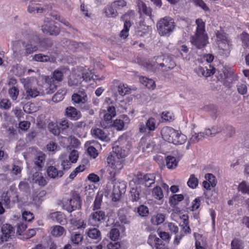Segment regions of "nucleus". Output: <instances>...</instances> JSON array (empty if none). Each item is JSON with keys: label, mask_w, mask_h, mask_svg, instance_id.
Instances as JSON below:
<instances>
[{"label": "nucleus", "mask_w": 249, "mask_h": 249, "mask_svg": "<svg viewBox=\"0 0 249 249\" xmlns=\"http://www.w3.org/2000/svg\"><path fill=\"white\" fill-rule=\"evenodd\" d=\"M139 79L140 82L148 89L153 90L155 88L156 84L153 79L144 76H140Z\"/></svg>", "instance_id": "a878e982"}, {"label": "nucleus", "mask_w": 249, "mask_h": 249, "mask_svg": "<svg viewBox=\"0 0 249 249\" xmlns=\"http://www.w3.org/2000/svg\"><path fill=\"white\" fill-rule=\"evenodd\" d=\"M161 119L162 121L170 122L174 119V115L172 112L164 111L162 113Z\"/></svg>", "instance_id": "13d9d810"}, {"label": "nucleus", "mask_w": 249, "mask_h": 249, "mask_svg": "<svg viewBox=\"0 0 249 249\" xmlns=\"http://www.w3.org/2000/svg\"><path fill=\"white\" fill-rule=\"evenodd\" d=\"M166 160L168 168L174 169L177 167L178 162L174 157L167 156Z\"/></svg>", "instance_id": "79ce46f5"}, {"label": "nucleus", "mask_w": 249, "mask_h": 249, "mask_svg": "<svg viewBox=\"0 0 249 249\" xmlns=\"http://www.w3.org/2000/svg\"><path fill=\"white\" fill-rule=\"evenodd\" d=\"M184 199L182 194L174 195L170 198L169 202L171 205H176Z\"/></svg>", "instance_id": "49530a36"}, {"label": "nucleus", "mask_w": 249, "mask_h": 249, "mask_svg": "<svg viewBox=\"0 0 249 249\" xmlns=\"http://www.w3.org/2000/svg\"><path fill=\"white\" fill-rule=\"evenodd\" d=\"M124 119H125L126 122H124L121 119H116L114 121L113 126L117 130H122L124 128L125 123L129 122V119L127 116L123 115Z\"/></svg>", "instance_id": "7c9ffc66"}, {"label": "nucleus", "mask_w": 249, "mask_h": 249, "mask_svg": "<svg viewBox=\"0 0 249 249\" xmlns=\"http://www.w3.org/2000/svg\"><path fill=\"white\" fill-rule=\"evenodd\" d=\"M107 108V113L106 112L105 110H103L100 113L101 117H103V121L101 123V125L105 127H106L107 125L104 124V123H106L107 124V122L110 121L112 118L116 116V110L113 106H108Z\"/></svg>", "instance_id": "4468645a"}, {"label": "nucleus", "mask_w": 249, "mask_h": 249, "mask_svg": "<svg viewBox=\"0 0 249 249\" xmlns=\"http://www.w3.org/2000/svg\"><path fill=\"white\" fill-rule=\"evenodd\" d=\"M42 32L46 34L56 36L59 34V30L56 26H54L53 21H50L47 19L45 20V23L42 26Z\"/></svg>", "instance_id": "2eb2a0df"}, {"label": "nucleus", "mask_w": 249, "mask_h": 249, "mask_svg": "<svg viewBox=\"0 0 249 249\" xmlns=\"http://www.w3.org/2000/svg\"><path fill=\"white\" fill-rule=\"evenodd\" d=\"M83 239V236L82 234L77 233H72L71 236V242L75 244L81 243Z\"/></svg>", "instance_id": "864d4df0"}, {"label": "nucleus", "mask_w": 249, "mask_h": 249, "mask_svg": "<svg viewBox=\"0 0 249 249\" xmlns=\"http://www.w3.org/2000/svg\"><path fill=\"white\" fill-rule=\"evenodd\" d=\"M118 90L119 93L124 96L129 94L130 92L131 89L126 84L121 83L118 86Z\"/></svg>", "instance_id": "a19ab883"}, {"label": "nucleus", "mask_w": 249, "mask_h": 249, "mask_svg": "<svg viewBox=\"0 0 249 249\" xmlns=\"http://www.w3.org/2000/svg\"><path fill=\"white\" fill-rule=\"evenodd\" d=\"M165 220V216L162 213H158L153 215L151 219V223L155 225H158L162 223Z\"/></svg>", "instance_id": "f704fd0d"}, {"label": "nucleus", "mask_w": 249, "mask_h": 249, "mask_svg": "<svg viewBox=\"0 0 249 249\" xmlns=\"http://www.w3.org/2000/svg\"><path fill=\"white\" fill-rule=\"evenodd\" d=\"M143 179L146 187H149L152 184L155 182V176L154 174H147L144 175Z\"/></svg>", "instance_id": "4c0bfd02"}, {"label": "nucleus", "mask_w": 249, "mask_h": 249, "mask_svg": "<svg viewBox=\"0 0 249 249\" xmlns=\"http://www.w3.org/2000/svg\"><path fill=\"white\" fill-rule=\"evenodd\" d=\"M175 28L174 19L170 17H164L159 20L157 23L159 34L162 36H169Z\"/></svg>", "instance_id": "6e6552de"}, {"label": "nucleus", "mask_w": 249, "mask_h": 249, "mask_svg": "<svg viewBox=\"0 0 249 249\" xmlns=\"http://www.w3.org/2000/svg\"><path fill=\"white\" fill-rule=\"evenodd\" d=\"M91 133L94 137L101 140L106 142L109 140V138L107 136L105 132L99 128L91 130Z\"/></svg>", "instance_id": "bb28decb"}, {"label": "nucleus", "mask_w": 249, "mask_h": 249, "mask_svg": "<svg viewBox=\"0 0 249 249\" xmlns=\"http://www.w3.org/2000/svg\"><path fill=\"white\" fill-rule=\"evenodd\" d=\"M209 69L207 68H203L201 66L197 67L196 70V72L200 76H204L205 77H209L213 75L215 72V69L209 65Z\"/></svg>", "instance_id": "a211bd4d"}, {"label": "nucleus", "mask_w": 249, "mask_h": 249, "mask_svg": "<svg viewBox=\"0 0 249 249\" xmlns=\"http://www.w3.org/2000/svg\"><path fill=\"white\" fill-rule=\"evenodd\" d=\"M125 186L124 182H115L114 184H108L106 193L107 196H110L112 201H117L120 199L122 194L124 192Z\"/></svg>", "instance_id": "9d476101"}, {"label": "nucleus", "mask_w": 249, "mask_h": 249, "mask_svg": "<svg viewBox=\"0 0 249 249\" xmlns=\"http://www.w3.org/2000/svg\"><path fill=\"white\" fill-rule=\"evenodd\" d=\"M131 24L129 21L126 20L124 24V28L120 33V36L123 38H126L129 35V31Z\"/></svg>", "instance_id": "72a5a7b5"}, {"label": "nucleus", "mask_w": 249, "mask_h": 249, "mask_svg": "<svg viewBox=\"0 0 249 249\" xmlns=\"http://www.w3.org/2000/svg\"><path fill=\"white\" fill-rule=\"evenodd\" d=\"M119 231L117 229H112L109 232V238L113 241L117 240L119 237Z\"/></svg>", "instance_id": "774afa93"}, {"label": "nucleus", "mask_w": 249, "mask_h": 249, "mask_svg": "<svg viewBox=\"0 0 249 249\" xmlns=\"http://www.w3.org/2000/svg\"><path fill=\"white\" fill-rule=\"evenodd\" d=\"M196 23L197 25L196 33L191 37V42L196 48L201 49L208 43V36L205 33V23L202 20L197 19Z\"/></svg>", "instance_id": "f03ea898"}, {"label": "nucleus", "mask_w": 249, "mask_h": 249, "mask_svg": "<svg viewBox=\"0 0 249 249\" xmlns=\"http://www.w3.org/2000/svg\"><path fill=\"white\" fill-rule=\"evenodd\" d=\"M50 59V58L49 56L41 53L36 54L33 57V60L41 62L49 61Z\"/></svg>", "instance_id": "09e8293b"}, {"label": "nucleus", "mask_w": 249, "mask_h": 249, "mask_svg": "<svg viewBox=\"0 0 249 249\" xmlns=\"http://www.w3.org/2000/svg\"><path fill=\"white\" fill-rule=\"evenodd\" d=\"M85 146L87 148L89 154L93 158L98 156V150L102 149L101 145L95 140L87 141L85 144Z\"/></svg>", "instance_id": "f8f14e48"}, {"label": "nucleus", "mask_w": 249, "mask_h": 249, "mask_svg": "<svg viewBox=\"0 0 249 249\" xmlns=\"http://www.w3.org/2000/svg\"><path fill=\"white\" fill-rule=\"evenodd\" d=\"M72 101L75 104H85L87 101V96L84 91H81L79 93H74L71 97Z\"/></svg>", "instance_id": "4be33fe9"}, {"label": "nucleus", "mask_w": 249, "mask_h": 249, "mask_svg": "<svg viewBox=\"0 0 249 249\" xmlns=\"http://www.w3.org/2000/svg\"><path fill=\"white\" fill-rule=\"evenodd\" d=\"M81 200L79 196L73 197L64 205V209L69 213H71L75 209L80 208Z\"/></svg>", "instance_id": "dca6fc26"}, {"label": "nucleus", "mask_w": 249, "mask_h": 249, "mask_svg": "<svg viewBox=\"0 0 249 249\" xmlns=\"http://www.w3.org/2000/svg\"><path fill=\"white\" fill-rule=\"evenodd\" d=\"M23 85L26 93V98L29 99L39 95V90L34 86L37 83V80L35 77L22 78L20 79Z\"/></svg>", "instance_id": "1a4fd4ad"}, {"label": "nucleus", "mask_w": 249, "mask_h": 249, "mask_svg": "<svg viewBox=\"0 0 249 249\" xmlns=\"http://www.w3.org/2000/svg\"><path fill=\"white\" fill-rule=\"evenodd\" d=\"M66 93V91L64 89L61 91L59 90L55 95L53 97L52 100L54 102H58L61 101L64 99V95Z\"/></svg>", "instance_id": "5fc2aeb1"}, {"label": "nucleus", "mask_w": 249, "mask_h": 249, "mask_svg": "<svg viewBox=\"0 0 249 249\" xmlns=\"http://www.w3.org/2000/svg\"><path fill=\"white\" fill-rule=\"evenodd\" d=\"M66 233L65 229L60 226H55L51 229V235L54 237H58Z\"/></svg>", "instance_id": "cd10ccee"}, {"label": "nucleus", "mask_w": 249, "mask_h": 249, "mask_svg": "<svg viewBox=\"0 0 249 249\" xmlns=\"http://www.w3.org/2000/svg\"><path fill=\"white\" fill-rule=\"evenodd\" d=\"M2 235L0 240L2 242L6 241L14 233L13 227L9 224H4L1 227Z\"/></svg>", "instance_id": "f3484780"}, {"label": "nucleus", "mask_w": 249, "mask_h": 249, "mask_svg": "<svg viewBox=\"0 0 249 249\" xmlns=\"http://www.w3.org/2000/svg\"><path fill=\"white\" fill-rule=\"evenodd\" d=\"M65 113L66 116L72 120H77L82 116L80 111L72 107H67Z\"/></svg>", "instance_id": "6ab92c4d"}, {"label": "nucleus", "mask_w": 249, "mask_h": 249, "mask_svg": "<svg viewBox=\"0 0 249 249\" xmlns=\"http://www.w3.org/2000/svg\"><path fill=\"white\" fill-rule=\"evenodd\" d=\"M105 213L104 211H97L92 213L88 218V224L90 226H98L99 222L104 220Z\"/></svg>", "instance_id": "ddd939ff"}, {"label": "nucleus", "mask_w": 249, "mask_h": 249, "mask_svg": "<svg viewBox=\"0 0 249 249\" xmlns=\"http://www.w3.org/2000/svg\"><path fill=\"white\" fill-rule=\"evenodd\" d=\"M158 242H160V239L157 237L156 235L153 234L149 235L147 240V243L149 245H150L151 246H153L155 245Z\"/></svg>", "instance_id": "338daca9"}, {"label": "nucleus", "mask_w": 249, "mask_h": 249, "mask_svg": "<svg viewBox=\"0 0 249 249\" xmlns=\"http://www.w3.org/2000/svg\"><path fill=\"white\" fill-rule=\"evenodd\" d=\"M237 90L239 93L244 95L247 93L248 91L247 84L245 81L238 83L237 85Z\"/></svg>", "instance_id": "de8ad7c7"}, {"label": "nucleus", "mask_w": 249, "mask_h": 249, "mask_svg": "<svg viewBox=\"0 0 249 249\" xmlns=\"http://www.w3.org/2000/svg\"><path fill=\"white\" fill-rule=\"evenodd\" d=\"M45 155L43 153L41 152L38 154L37 157L35 159V163L36 165L38 168V171L40 168H42V167L43 165V161L45 160Z\"/></svg>", "instance_id": "58836bf2"}, {"label": "nucleus", "mask_w": 249, "mask_h": 249, "mask_svg": "<svg viewBox=\"0 0 249 249\" xmlns=\"http://www.w3.org/2000/svg\"><path fill=\"white\" fill-rule=\"evenodd\" d=\"M38 47L31 41L27 42L18 41L13 46L15 56H27L37 51Z\"/></svg>", "instance_id": "20e7f679"}, {"label": "nucleus", "mask_w": 249, "mask_h": 249, "mask_svg": "<svg viewBox=\"0 0 249 249\" xmlns=\"http://www.w3.org/2000/svg\"><path fill=\"white\" fill-rule=\"evenodd\" d=\"M162 139L170 143L175 145L184 143L187 141V137L181 132L169 126L164 127L161 130Z\"/></svg>", "instance_id": "7ed1b4c3"}, {"label": "nucleus", "mask_w": 249, "mask_h": 249, "mask_svg": "<svg viewBox=\"0 0 249 249\" xmlns=\"http://www.w3.org/2000/svg\"><path fill=\"white\" fill-rule=\"evenodd\" d=\"M13 71L16 75L20 76L25 74L26 68L25 66L21 65H17L13 67Z\"/></svg>", "instance_id": "c03bdc74"}, {"label": "nucleus", "mask_w": 249, "mask_h": 249, "mask_svg": "<svg viewBox=\"0 0 249 249\" xmlns=\"http://www.w3.org/2000/svg\"><path fill=\"white\" fill-rule=\"evenodd\" d=\"M104 10V13L107 17L115 18L118 15L117 10L114 8L112 3L110 5H107Z\"/></svg>", "instance_id": "c756f323"}, {"label": "nucleus", "mask_w": 249, "mask_h": 249, "mask_svg": "<svg viewBox=\"0 0 249 249\" xmlns=\"http://www.w3.org/2000/svg\"><path fill=\"white\" fill-rule=\"evenodd\" d=\"M141 189L139 187L132 188L130 190V197L132 201H138L140 198Z\"/></svg>", "instance_id": "473e14b6"}, {"label": "nucleus", "mask_w": 249, "mask_h": 249, "mask_svg": "<svg viewBox=\"0 0 249 249\" xmlns=\"http://www.w3.org/2000/svg\"><path fill=\"white\" fill-rule=\"evenodd\" d=\"M77 71L80 73H75L77 77L75 78L74 81H72L71 79L69 81V85H77L81 82L82 79L85 81H90L91 79H93L94 74L92 70L89 69L86 70L83 67H80L78 68Z\"/></svg>", "instance_id": "9b49d317"}, {"label": "nucleus", "mask_w": 249, "mask_h": 249, "mask_svg": "<svg viewBox=\"0 0 249 249\" xmlns=\"http://www.w3.org/2000/svg\"><path fill=\"white\" fill-rule=\"evenodd\" d=\"M28 11L30 13H38L43 12V9L40 8L37 4L32 3L29 5Z\"/></svg>", "instance_id": "603ef678"}, {"label": "nucleus", "mask_w": 249, "mask_h": 249, "mask_svg": "<svg viewBox=\"0 0 249 249\" xmlns=\"http://www.w3.org/2000/svg\"><path fill=\"white\" fill-rule=\"evenodd\" d=\"M30 178L32 180L33 183H36L41 186H44L47 183L46 179L39 171H36L33 174L30 176Z\"/></svg>", "instance_id": "412c9836"}, {"label": "nucleus", "mask_w": 249, "mask_h": 249, "mask_svg": "<svg viewBox=\"0 0 249 249\" xmlns=\"http://www.w3.org/2000/svg\"><path fill=\"white\" fill-rule=\"evenodd\" d=\"M14 193L13 190H10L6 193H3L1 196V200L3 201L6 206L8 205L10 202V197L11 195Z\"/></svg>", "instance_id": "052dcab7"}, {"label": "nucleus", "mask_w": 249, "mask_h": 249, "mask_svg": "<svg viewBox=\"0 0 249 249\" xmlns=\"http://www.w3.org/2000/svg\"><path fill=\"white\" fill-rule=\"evenodd\" d=\"M116 10H119L126 5V2L124 0H117L112 3Z\"/></svg>", "instance_id": "680f3d73"}, {"label": "nucleus", "mask_w": 249, "mask_h": 249, "mask_svg": "<svg viewBox=\"0 0 249 249\" xmlns=\"http://www.w3.org/2000/svg\"><path fill=\"white\" fill-rule=\"evenodd\" d=\"M175 65V63L170 58H165L164 55H160L155 56L149 61L148 63L146 64V67L147 70L153 71L158 68L159 66L161 68L165 67L171 69L173 68Z\"/></svg>", "instance_id": "39448f33"}, {"label": "nucleus", "mask_w": 249, "mask_h": 249, "mask_svg": "<svg viewBox=\"0 0 249 249\" xmlns=\"http://www.w3.org/2000/svg\"><path fill=\"white\" fill-rule=\"evenodd\" d=\"M152 195L156 199L158 200L161 199L164 196L161 188L159 186H156L153 188Z\"/></svg>", "instance_id": "a18cd8bd"}, {"label": "nucleus", "mask_w": 249, "mask_h": 249, "mask_svg": "<svg viewBox=\"0 0 249 249\" xmlns=\"http://www.w3.org/2000/svg\"><path fill=\"white\" fill-rule=\"evenodd\" d=\"M68 47L72 51H75L76 49L81 47L83 44L81 43H77L73 41L69 40L66 42Z\"/></svg>", "instance_id": "e2e57ef3"}, {"label": "nucleus", "mask_w": 249, "mask_h": 249, "mask_svg": "<svg viewBox=\"0 0 249 249\" xmlns=\"http://www.w3.org/2000/svg\"><path fill=\"white\" fill-rule=\"evenodd\" d=\"M48 218L61 224H64L66 222L65 215L61 212L51 213L48 215Z\"/></svg>", "instance_id": "aec40b11"}, {"label": "nucleus", "mask_w": 249, "mask_h": 249, "mask_svg": "<svg viewBox=\"0 0 249 249\" xmlns=\"http://www.w3.org/2000/svg\"><path fill=\"white\" fill-rule=\"evenodd\" d=\"M8 93L11 99L13 100H16L19 94L18 89L17 87L14 86L9 89Z\"/></svg>", "instance_id": "4d7b16f0"}, {"label": "nucleus", "mask_w": 249, "mask_h": 249, "mask_svg": "<svg viewBox=\"0 0 249 249\" xmlns=\"http://www.w3.org/2000/svg\"><path fill=\"white\" fill-rule=\"evenodd\" d=\"M238 190L243 194H249V183L246 181H242L239 184Z\"/></svg>", "instance_id": "8fccbe9b"}, {"label": "nucleus", "mask_w": 249, "mask_h": 249, "mask_svg": "<svg viewBox=\"0 0 249 249\" xmlns=\"http://www.w3.org/2000/svg\"><path fill=\"white\" fill-rule=\"evenodd\" d=\"M194 236L196 239V249H205L204 243L202 242L201 243L199 241V238H201L202 237L198 233H195Z\"/></svg>", "instance_id": "69168bd1"}, {"label": "nucleus", "mask_w": 249, "mask_h": 249, "mask_svg": "<svg viewBox=\"0 0 249 249\" xmlns=\"http://www.w3.org/2000/svg\"><path fill=\"white\" fill-rule=\"evenodd\" d=\"M158 125L159 123L157 122V120L153 117L149 118L146 122V126L148 130L150 131H154Z\"/></svg>", "instance_id": "c9c22d12"}, {"label": "nucleus", "mask_w": 249, "mask_h": 249, "mask_svg": "<svg viewBox=\"0 0 249 249\" xmlns=\"http://www.w3.org/2000/svg\"><path fill=\"white\" fill-rule=\"evenodd\" d=\"M206 180L211 184L212 188L215 187L217 181L215 177L212 174H207L205 176Z\"/></svg>", "instance_id": "bf43d9fd"}, {"label": "nucleus", "mask_w": 249, "mask_h": 249, "mask_svg": "<svg viewBox=\"0 0 249 249\" xmlns=\"http://www.w3.org/2000/svg\"><path fill=\"white\" fill-rule=\"evenodd\" d=\"M231 249H243L244 243L238 239H234L231 243Z\"/></svg>", "instance_id": "6e6d98bb"}, {"label": "nucleus", "mask_w": 249, "mask_h": 249, "mask_svg": "<svg viewBox=\"0 0 249 249\" xmlns=\"http://www.w3.org/2000/svg\"><path fill=\"white\" fill-rule=\"evenodd\" d=\"M112 151L107 158V173L108 178L112 181L120 173L124 164L125 158L128 155V147H122L118 145L112 147Z\"/></svg>", "instance_id": "f257e3e1"}, {"label": "nucleus", "mask_w": 249, "mask_h": 249, "mask_svg": "<svg viewBox=\"0 0 249 249\" xmlns=\"http://www.w3.org/2000/svg\"><path fill=\"white\" fill-rule=\"evenodd\" d=\"M182 220V224L181 225L182 227V231L185 233H189L191 232V229L189 226V222L188 216L186 215H183L181 218Z\"/></svg>", "instance_id": "37998d69"}, {"label": "nucleus", "mask_w": 249, "mask_h": 249, "mask_svg": "<svg viewBox=\"0 0 249 249\" xmlns=\"http://www.w3.org/2000/svg\"><path fill=\"white\" fill-rule=\"evenodd\" d=\"M103 196V193L102 192H98L93 205V210H98L100 208L101 203L102 202V199Z\"/></svg>", "instance_id": "e433bc0d"}, {"label": "nucleus", "mask_w": 249, "mask_h": 249, "mask_svg": "<svg viewBox=\"0 0 249 249\" xmlns=\"http://www.w3.org/2000/svg\"><path fill=\"white\" fill-rule=\"evenodd\" d=\"M63 76V72L60 70H55L53 73V77H47L45 78V83L43 87L45 88V90H43V93L52 94L56 89V84L55 80L57 82H60L62 80Z\"/></svg>", "instance_id": "0eeeda50"}, {"label": "nucleus", "mask_w": 249, "mask_h": 249, "mask_svg": "<svg viewBox=\"0 0 249 249\" xmlns=\"http://www.w3.org/2000/svg\"><path fill=\"white\" fill-rule=\"evenodd\" d=\"M46 192L41 191L35 193L33 196V202L36 206L38 207L45 198Z\"/></svg>", "instance_id": "b1692460"}, {"label": "nucleus", "mask_w": 249, "mask_h": 249, "mask_svg": "<svg viewBox=\"0 0 249 249\" xmlns=\"http://www.w3.org/2000/svg\"><path fill=\"white\" fill-rule=\"evenodd\" d=\"M88 236L91 239L99 241L101 239V231L95 228H89L86 231Z\"/></svg>", "instance_id": "5701e85b"}, {"label": "nucleus", "mask_w": 249, "mask_h": 249, "mask_svg": "<svg viewBox=\"0 0 249 249\" xmlns=\"http://www.w3.org/2000/svg\"><path fill=\"white\" fill-rule=\"evenodd\" d=\"M70 223L73 227L77 229H85L87 226L83 219L78 218L71 219Z\"/></svg>", "instance_id": "c85d7f7f"}, {"label": "nucleus", "mask_w": 249, "mask_h": 249, "mask_svg": "<svg viewBox=\"0 0 249 249\" xmlns=\"http://www.w3.org/2000/svg\"><path fill=\"white\" fill-rule=\"evenodd\" d=\"M52 16L56 20H57L62 23L65 26L71 28V26L69 22L65 19L61 17L57 13H53L52 15Z\"/></svg>", "instance_id": "0e129e2a"}, {"label": "nucleus", "mask_w": 249, "mask_h": 249, "mask_svg": "<svg viewBox=\"0 0 249 249\" xmlns=\"http://www.w3.org/2000/svg\"><path fill=\"white\" fill-rule=\"evenodd\" d=\"M216 36V42L219 50V53L221 55L228 56L231 48V42L230 39L223 32L217 31Z\"/></svg>", "instance_id": "423d86ee"}, {"label": "nucleus", "mask_w": 249, "mask_h": 249, "mask_svg": "<svg viewBox=\"0 0 249 249\" xmlns=\"http://www.w3.org/2000/svg\"><path fill=\"white\" fill-rule=\"evenodd\" d=\"M48 175L51 178H58L62 176L63 172L53 166L48 167L47 170Z\"/></svg>", "instance_id": "393cba45"}, {"label": "nucleus", "mask_w": 249, "mask_h": 249, "mask_svg": "<svg viewBox=\"0 0 249 249\" xmlns=\"http://www.w3.org/2000/svg\"><path fill=\"white\" fill-rule=\"evenodd\" d=\"M140 10L142 12L146 15L149 16L151 18L152 10L150 8L147 7L145 4L143 2L139 4Z\"/></svg>", "instance_id": "3c124183"}, {"label": "nucleus", "mask_w": 249, "mask_h": 249, "mask_svg": "<svg viewBox=\"0 0 249 249\" xmlns=\"http://www.w3.org/2000/svg\"><path fill=\"white\" fill-rule=\"evenodd\" d=\"M59 159L61 161V166L64 170L68 169L71 167V162L66 154H62Z\"/></svg>", "instance_id": "2f4dec72"}, {"label": "nucleus", "mask_w": 249, "mask_h": 249, "mask_svg": "<svg viewBox=\"0 0 249 249\" xmlns=\"http://www.w3.org/2000/svg\"><path fill=\"white\" fill-rule=\"evenodd\" d=\"M188 186L192 189H196L198 185V180L195 175L192 174L187 181Z\"/></svg>", "instance_id": "ea45409f"}]
</instances>
